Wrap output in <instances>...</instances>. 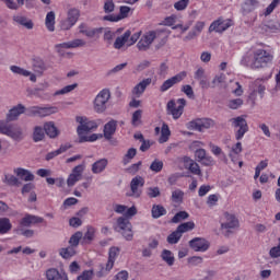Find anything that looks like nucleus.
<instances>
[{"label": "nucleus", "mask_w": 280, "mask_h": 280, "mask_svg": "<svg viewBox=\"0 0 280 280\" xmlns=\"http://www.w3.org/2000/svg\"><path fill=\"white\" fill-rule=\"evenodd\" d=\"M189 1L190 0H178L174 3L175 10L177 12H183L184 10H187V8L189 7Z\"/></svg>", "instance_id": "obj_51"}, {"label": "nucleus", "mask_w": 280, "mask_h": 280, "mask_svg": "<svg viewBox=\"0 0 280 280\" xmlns=\"http://www.w3.org/2000/svg\"><path fill=\"white\" fill-rule=\"evenodd\" d=\"M82 174H84V164H79L72 170V173L68 176V179H67L68 187H73L75 183L81 180Z\"/></svg>", "instance_id": "obj_16"}, {"label": "nucleus", "mask_w": 280, "mask_h": 280, "mask_svg": "<svg viewBox=\"0 0 280 280\" xmlns=\"http://www.w3.org/2000/svg\"><path fill=\"white\" fill-rule=\"evenodd\" d=\"M229 27H233V20L219 19L210 24L209 32H217L218 34H222V32H226Z\"/></svg>", "instance_id": "obj_11"}, {"label": "nucleus", "mask_w": 280, "mask_h": 280, "mask_svg": "<svg viewBox=\"0 0 280 280\" xmlns=\"http://www.w3.org/2000/svg\"><path fill=\"white\" fill-rule=\"evenodd\" d=\"M195 229H196V223H194V221H188L177 226V230L182 235L183 233H188V231H194Z\"/></svg>", "instance_id": "obj_39"}, {"label": "nucleus", "mask_w": 280, "mask_h": 280, "mask_svg": "<svg viewBox=\"0 0 280 280\" xmlns=\"http://www.w3.org/2000/svg\"><path fill=\"white\" fill-rule=\"evenodd\" d=\"M254 84L257 89L253 91L249 97H253L256 92L259 93L260 97H264V93H266V85H264L259 80H256Z\"/></svg>", "instance_id": "obj_45"}, {"label": "nucleus", "mask_w": 280, "mask_h": 280, "mask_svg": "<svg viewBox=\"0 0 280 280\" xmlns=\"http://www.w3.org/2000/svg\"><path fill=\"white\" fill-rule=\"evenodd\" d=\"M83 240L85 242H93V240H95V228L88 226V230L83 236Z\"/></svg>", "instance_id": "obj_53"}, {"label": "nucleus", "mask_w": 280, "mask_h": 280, "mask_svg": "<svg viewBox=\"0 0 280 280\" xmlns=\"http://www.w3.org/2000/svg\"><path fill=\"white\" fill-rule=\"evenodd\" d=\"M104 12H105V14H110V12H115V2L113 0L105 1Z\"/></svg>", "instance_id": "obj_60"}, {"label": "nucleus", "mask_w": 280, "mask_h": 280, "mask_svg": "<svg viewBox=\"0 0 280 280\" xmlns=\"http://www.w3.org/2000/svg\"><path fill=\"white\" fill-rule=\"evenodd\" d=\"M45 25L48 32H55L56 31V13L54 11H50L46 15Z\"/></svg>", "instance_id": "obj_32"}, {"label": "nucleus", "mask_w": 280, "mask_h": 280, "mask_svg": "<svg viewBox=\"0 0 280 280\" xmlns=\"http://www.w3.org/2000/svg\"><path fill=\"white\" fill-rule=\"evenodd\" d=\"M145 185V180L141 176H136L131 179L130 183V189L131 194L129 196H132V198H141V189L139 187H143Z\"/></svg>", "instance_id": "obj_17"}, {"label": "nucleus", "mask_w": 280, "mask_h": 280, "mask_svg": "<svg viewBox=\"0 0 280 280\" xmlns=\"http://www.w3.org/2000/svg\"><path fill=\"white\" fill-rule=\"evenodd\" d=\"M13 172L18 176V178H21V180H25V183H30L31 180H34V174H32V172L23 167L14 168Z\"/></svg>", "instance_id": "obj_27"}, {"label": "nucleus", "mask_w": 280, "mask_h": 280, "mask_svg": "<svg viewBox=\"0 0 280 280\" xmlns=\"http://www.w3.org/2000/svg\"><path fill=\"white\" fill-rule=\"evenodd\" d=\"M47 280H69V276L65 271H58L56 268H50L46 271Z\"/></svg>", "instance_id": "obj_21"}, {"label": "nucleus", "mask_w": 280, "mask_h": 280, "mask_svg": "<svg viewBox=\"0 0 280 280\" xmlns=\"http://www.w3.org/2000/svg\"><path fill=\"white\" fill-rule=\"evenodd\" d=\"M75 119L77 122L80 124V126L77 128L79 137H82L84 132L97 130V122H95V120H89V118L84 116H77Z\"/></svg>", "instance_id": "obj_7"}, {"label": "nucleus", "mask_w": 280, "mask_h": 280, "mask_svg": "<svg viewBox=\"0 0 280 280\" xmlns=\"http://www.w3.org/2000/svg\"><path fill=\"white\" fill-rule=\"evenodd\" d=\"M279 3L280 0H272L271 3L265 10V16H270V14L275 12V9L279 5Z\"/></svg>", "instance_id": "obj_55"}, {"label": "nucleus", "mask_w": 280, "mask_h": 280, "mask_svg": "<svg viewBox=\"0 0 280 280\" xmlns=\"http://www.w3.org/2000/svg\"><path fill=\"white\" fill-rule=\"evenodd\" d=\"M121 249L119 247H110L108 250V260L105 265V268H102L101 272H110L115 266V261H117V257H119V253Z\"/></svg>", "instance_id": "obj_12"}, {"label": "nucleus", "mask_w": 280, "mask_h": 280, "mask_svg": "<svg viewBox=\"0 0 280 280\" xmlns=\"http://www.w3.org/2000/svg\"><path fill=\"white\" fill-rule=\"evenodd\" d=\"M244 104V101L242 98H234L229 102V108H232V110H237L240 106Z\"/></svg>", "instance_id": "obj_58"}, {"label": "nucleus", "mask_w": 280, "mask_h": 280, "mask_svg": "<svg viewBox=\"0 0 280 280\" xmlns=\"http://www.w3.org/2000/svg\"><path fill=\"white\" fill-rule=\"evenodd\" d=\"M241 65L249 69H268L275 65V48L264 43L256 44L242 57Z\"/></svg>", "instance_id": "obj_1"}, {"label": "nucleus", "mask_w": 280, "mask_h": 280, "mask_svg": "<svg viewBox=\"0 0 280 280\" xmlns=\"http://www.w3.org/2000/svg\"><path fill=\"white\" fill-rule=\"evenodd\" d=\"M182 93H185L189 100H194V88L191 85L186 84L182 86Z\"/></svg>", "instance_id": "obj_61"}, {"label": "nucleus", "mask_w": 280, "mask_h": 280, "mask_svg": "<svg viewBox=\"0 0 280 280\" xmlns=\"http://www.w3.org/2000/svg\"><path fill=\"white\" fill-rule=\"evenodd\" d=\"M211 126H213V120L210 118L196 119L189 122V128H191V130H198L199 132L211 128Z\"/></svg>", "instance_id": "obj_13"}, {"label": "nucleus", "mask_w": 280, "mask_h": 280, "mask_svg": "<svg viewBox=\"0 0 280 280\" xmlns=\"http://www.w3.org/2000/svg\"><path fill=\"white\" fill-rule=\"evenodd\" d=\"M43 139H45V129L42 127H35L33 132V140L35 143H38V141H43Z\"/></svg>", "instance_id": "obj_43"}, {"label": "nucleus", "mask_w": 280, "mask_h": 280, "mask_svg": "<svg viewBox=\"0 0 280 280\" xmlns=\"http://www.w3.org/2000/svg\"><path fill=\"white\" fill-rule=\"evenodd\" d=\"M161 257L163 259V261H165V264H167V266H174V254L172 253V250L170 249H164L161 254Z\"/></svg>", "instance_id": "obj_38"}, {"label": "nucleus", "mask_w": 280, "mask_h": 280, "mask_svg": "<svg viewBox=\"0 0 280 280\" xmlns=\"http://www.w3.org/2000/svg\"><path fill=\"white\" fill-rule=\"evenodd\" d=\"M185 196V192L183 190L177 189L172 192V200L173 202H183V197Z\"/></svg>", "instance_id": "obj_57"}, {"label": "nucleus", "mask_w": 280, "mask_h": 280, "mask_svg": "<svg viewBox=\"0 0 280 280\" xmlns=\"http://www.w3.org/2000/svg\"><path fill=\"white\" fill-rule=\"evenodd\" d=\"M187 218H189L187 211H179L172 218V222L173 224H178V222H183V220H187Z\"/></svg>", "instance_id": "obj_47"}, {"label": "nucleus", "mask_w": 280, "mask_h": 280, "mask_svg": "<svg viewBox=\"0 0 280 280\" xmlns=\"http://www.w3.org/2000/svg\"><path fill=\"white\" fill-rule=\"evenodd\" d=\"M43 222H45V219H43V217H37L34 214L27 213L21 219L20 226L30 228L32 226V224H43Z\"/></svg>", "instance_id": "obj_18"}, {"label": "nucleus", "mask_w": 280, "mask_h": 280, "mask_svg": "<svg viewBox=\"0 0 280 280\" xmlns=\"http://www.w3.org/2000/svg\"><path fill=\"white\" fill-rule=\"evenodd\" d=\"M176 14H172L170 16H166L163 21V25H166L167 27H172L176 23Z\"/></svg>", "instance_id": "obj_63"}, {"label": "nucleus", "mask_w": 280, "mask_h": 280, "mask_svg": "<svg viewBox=\"0 0 280 280\" xmlns=\"http://www.w3.org/2000/svg\"><path fill=\"white\" fill-rule=\"evenodd\" d=\"M10 71H12V73H15V75H23V78H30L31 82H36V74L19 66H11Z\"/></svg>", "instance_id": "obj_24"}, {"label": "nucleus", "mask_w": 280, "mask_h": 280, "mask_svg": "<svg viewBox=\"0 0 280 280\" xmlns=\"http://www.w3.org/2000/svg\"><path fill=\"white\" fill-rule=\"evenodd\" d=\"M143 115V110L141 109H137L133 114H132V119H131V124L132 126H137L138 124H141V117Z\"/></svg>", "instance_id": "obj_54"}, {"label": "nucleus", "mask_w": 280, "mask_h": 280, "mask_svg": "<svg viewBox=\"0 0 280 280\" xmlns=\"http://www.w3.org/2000/svg\"><path fill=\"white\" fill-rule=\"evenodd\" d=\"M131 33L130 31H126L122 35L118 36L114 42V49H121L124 45H128V40H130Z\"/></svg>", "instance_id": "obj_30"}, {"label": "nucleus", "mask_w": 280, "mask_h": 280, "mask_svg": "<svg viewBox=\"0 0 280 280\" xmlns=\"http://www.w3.org/2000/svg\"><path fill=\"white\" fill-rule=\"evenodd\" d=\"M184 163H185L186 170H189L191 174H195L196 176L202 175V171H200V165H198V163H196L194 160L189 158H185Z\"/></svg>", "instance_id": "obj_26"}, {"label": "nucleus", "mask_w": 280, "mask_h": 280, "mask_svg": "<svg viewBox=\"0 0 280 280\" xmlns=\"http://www.w3.org/2000/svg\"><path fill=\"white\" fill-rule=\"evenodd\" d=\"M149 198H159L161 196V189L159 187H150L148 188Z\"/></svg>", "instance_id": "obj_62"}, {"label": "nucleus", "mask_w": 280, "mask_h": 280, "mask_svg": "<svg viewBox=\"0 0 280 280\" xmlns=\"http://www.w3.org/2000/svg\"><path fill=\"white\" fill-rule=\"evenodd\" d=\"M278 246H273L269 250V256L271 257V259H277L278 257H280V237L278 238Z\"/></svg>", "instance_id": "obj_56"}, {"label": "nucleus", "mask_w": 280, "mask_h": 280, "mask_svg": "<svg viewBox=\"0 0 280 280\" xmlns=\"http://www.w3.org/2000/svg\"><path fill=\"white\" fill-rule=\"evenodd\" d=\"M9 231H12V223L8 218H0V235H5Z\"/></svg>", "instance_id": "obj_35"}, {"label": "nucleus", "mask_w": 280, "mask_h": 280, "mask_svg": "<svg viewBox=\"0 0 280 280\" xmlns=\"http://www.w3.org/2000/svg\"><path fill=\"white\" fill-rule=\"evenodd\" d=\"M78 19H80V10L73 8V9H70L68 11V18L67 20L72 23V24H77L78 23Z\"/></svg>", "instance_id": "obj_40"}, {"label": "nucleus", "mask_w": 280, "mask_h": 280, "mask_svg": "<svg viewBox=\"0 0 280 280\" xmlns=\"http://www.w3.org/2000/svg\"><path fill=\"white\" fill-rule=\"evenodd\" d=\"M151 172L159 174V172H163V161L155 159L150 165Z\"/></svg>", "instance_id": "obj_48"}, {"label": "nucleus", "mask_w": 280, "mask_h": 280, "mask_svg": "<svg viewBox=\"0 0 280 280\" xmlns=\"http://www.w3.org/2000/svg\"><path fill=\"white\" fill-rule=\"evenodd\" d=\"M209 148L211 150V153L214 155V156H220V154H223L222 152V148L213 144V142H210L209 143Z\"/></svg>", "instance_id": "obj_64"}, {"label": "nucleus", "mask_w": 280, "mask_h": 280, "mask_svg": "<svg viewBox=\"0 0 280 280\" xmlns=\"http://www.w3.org/2000/svg\"><path fill=\"white\" fill-rule=\"evenodd\" d=\"M75 253V247L71 245L59 250V255L62 259H71V257H74Z\"/></svg>", "instance_id": "obj_37"}, {"label": "nucleus", "mask_w": 280, "mask_h": 280, "mask_svg": "<svg viewBox=\"0 0 280 280\" xmlns=\"http://www.w3.org/2000/svg\"><path fill=\"white\" fill-rule=\"evenodd\" d=\"M115 132H117V122L116 120L112 119L107 124H105L103 135L107 141H110Z\"/></svg>", "instance_id": "obj_22"}, {"label": "nucleus", "mask_w": 280, "mask_h": 280, "mask_svg": "<svg viewBox=\"0 0 280 280\" xmlns=\"http://www.w3.org/2000/svg\"><path fill=\"white\" fill-rule=\"evenodd\" d=\"M82 232H77L74 233L70 240H69V244L70 246H72V248H77V246L80 245V241L82 240Z\"/></svg>", "instance_id": "obj_46"}, {"label": "nucleus", "mask_w": 280, "mask_h": 280, "mask_svg": "<svg viewBox=\"0 0 280 280\" xmlns=\"http://www.w3.org/2000/svg\"><path fill=\"white\" fill-rule=\"evenodd\" d=\"M95 277V271L93 269L84 270L81 275L77 277V280H93Z\"/></svg>", "instance_id": "obj_50"}, {"label": "nucleus", "mask_w": 280, "mask_h": 280, "mask_svg": "<svg viewBox=\"0 0 280 280\" xmlns=\"http://www.w3.org/2000/svg\"><path fill=\"white\" fill-rule=\"evenodd\" d=\"M108 100H110V91L106 89L102 90L95 97L94 109L97 113H104V110H106Z\"/></svg>", "instance_id": "obj_8"}, {"label": "nucleus", "mask_w": 280, "mask_h": 280, "mask_svg": "<svg viewBox=\"0 0 280 280\" xmlns=\"http://www.w3.org/2000/svg\"><path fill=\"white\" fill-rule=\"evenodd\" d=\"M102 27L98 28H91L86 26V24L82 23L79 25V33L84 34L88 38H95L100 37V34H102Z\"/></svg>", "instance_id": "obj_20"}, {"label": "nucleus", "mask_w": 280, "mask_h": 280, "mask_svg": "<svg viewBox=\"0 0 280 280\" xmlns=\"http://www.w3.org/2000/svg\"><path fill=\"white\" fill-rule=\"evenodd\" d=\"M155 39L156 32L149 31L141 36L140 40L137 44V48L139 49V51H148V49H150Z\"/></svg>", "instance_id": "obj_10"}, {"label": "nucleus", "mask_w": 280, "mask_h": 280, "mask_svg": "<svg viewBox=\"0 0 280 280\" xmlns=\"http://www.w3.org/2000/svg\"><path fill=\"white\" fill-rule=\"evenodd\" d=\"M180 237H183V234L178 231V229H176L167 236L166 242L168 244H178V242H180Z\"/></svg>", "instance_id": "obj_41"}, {"label": "nucleus", "mask_w": 280, "mask_h": 280, "mask_svg": "<svg viewBox=\"0 0 280 280\" xmlns=\"http://www.w3.org/2000/svg\"><path fill=\"white\" fill-rule=\"evenodd\" d=\"M108 167V160L103 158L92 164V174H102Z\"/></svg>", "instance_id": "obj_28"}, {"label": "nucleus", "mask_w": 280, "mask_h": 280, "mask_svg": "<svg viewBox=\"0 0 280 280\" xmlns=\"http://www.w3.org/2000/svg\"><path fill=\"white\" fill-rule=\"evenodd\" d=\"M44 130L47 137H50V139H56V137L60 133L58 131V128L56 127V124H54V121L46 122L44 125Z\"/></svg>", "instance_id": "obj_31"}, {"label": "nucleus", "mask_w": 280, "mask_h": 280, "mask_svg": "<svg viewBox=\"0 0 280 280\" xmlns=\"http://www.w3.org/2000/svg\"><path fill=\"white\" fill-rule=\"evenodd\" d=\"M185 106H187L185 98H178L177 102L171 100L166 105L167 115H172L173 119H180L185 113Z\"/></svg>", "instance_id": "obj_4"}, {"label": "nucleus", "mask_w": 280, "mask_h": 280, "mask_svg": "<svg viewBox=\"0 0 280 280\" xmlns=\"http://www.w3.org/2000/svg\"><path fill=\"white\" fill-rule=\"evenodd\" d=\"M130 7L128 5H121L119 8V13L117 15L110 14V15H105L104 21H109L110 23H117L124 19H128L130 14Z\"/></svg>", "instance_id": "obj_14"}, {"label": "nucleus", "mask_w": 280, "mask_h": 280, "mask_svg": "<svg viewBox=\"0 0 280 280\" xmlns=\"http://www.w3.org/2000/svg\"><path fill=\"white\" fill-rule=\"evenodd\" d=\"M172 136V131L170 130V126L167 124H163L161 128V136L159 139V143H167L170 141V137Z\"/></svg>", "instance_id": "obj_33"}, {"label": "nucleus", "mask_w": 280, "mask_h": 280, "mask_svg": "<svg viewBox=\"0 0 280 280\" xmlns=\"http://www.w3.org/2000/svg\"><path fill=\"white\" fill-rule=\"evenodd\" d=\"M135 156H137V149L130 148L122 159V165H128V163H130Z\"/></svg>", "instance_id": "obj_44"}, {"label": "nucleus", "mask_w": 280, "mask_h": 280, "mask_svg": "<svg viewBox=\"0 0 280 280\" xmlns=\"http://www.w3.org/2000/svg\"><path fill=\"white\" fill-rule=\"evenodd\" d=\"M258 5H259L258 0H245L242 8L244 12H253L257 10Z\"/></svg>", "instance_id": "obj_36"}, {"label": "nucleus", "mask_w": 280, "mask_h": 280, "mask_svg": "<svg viewBox=\"0 0 280 280\" xmlns=\"http://www.w3.org/2000/svg\"><path fill=\"white\" fill-rule=\"evenodd\" d=\"M43 107L40 106H32L26 109L27 117H42Z\"/></svg>", "instance_id": "obj_42"}, {"label": "nucleus", "mask_w": 280, "mask_h": 280, "mask_svg": "<svg viewBox=\"0 0 280 280\" xmlns=\"http://www.w3.org/2000/svg\"><path fill=\"white\" fill-rule=\"evenodd\" d=\"M13 21L18 23V25H22L26 30H34V22H32V20H27L25 15H21V14L14 15Z\"/></svg>", "instance_id": "obj_29"}, {"label": "nucleus", "mask_w": 280, "mask_h": 280, "mask_svg": "<svg viewBox=\"0 0 280 280\" xmlns=\"http://www.w3.org/2000/svg\"><path fill=\"white\" fill-rule=\"evenodd\" d=\"M230 122L234 128L236 141H242V139H244V135L248 132V122L246 121V118H244V116H237L235 118H231Z\"/></svg>", "instance_id": "obj_5"}, {"label": "nucleus", "mask_w": 280, "mask_h": 280, "mask_svg": "<svg viewBox=\"0 0 280 280\" xmlns=\"http://www.w3.org/2000/svg\"><path fill=\"white\" fill-rule=\"evenodd\" d=\"M244 148L242 147V142H236L233 144L229 152V158L231 159L232 163H237L240 160V154H242Z\"/></svg>", "instance_id": "obj_23"}, {"label": "nucleus", "mask_w": 280, "mask_h": 280, "mask_svg": "<svg viewBox=\"0 0 280 280\" xmlns=\"http://www.w3.org/2000/svg\"><path fill=\"white\" fill-rule=\"evenodd\" d=\"M23 113H25L23 104H18L11 108L7 114V120H0V133L10 137L14 141H21V139H23V130L21 127L10 121H16Z\"/></svg>", "instance_id": "obj_2"}, {"label": "nucleus", "mask_w": 280, "mask_h": 280, "mask_svg": "<svg viewBox=\"0 0 280 280\" xmlns=\"http://www.w3.org/2000/svg\"><path fill=\"white\" fill-rule=\"evenodd\" d=\"M4 182L7 183V185H11L12 187L19 185V178H16V176L11 174H7L4 176Z\"/></svg>", "instance_id": "obj_59"}, {"label": "nucleus", "mask_w": 280, "mask_h": 280, "mask_svg": "<svg viewBox=\"0 0 280 280\" xmlns=\"http://www.w3.org/2000/svg\"><path fill=\"white\" fill-rule=\"evenodd\" d=\"M56 113H58V107H54V106L42 107L40 117H49V115H56Z\"/></svg>", "instance_id": "obj_52"}, {"label": "nucleus", "mask_w": 280, "mask_h": 280, "mask_svg": "<svg viewBox=\"0 0 280 280\" xmlns=\"http://www.w3.org/2000/svg\"><path fill=\"white\" fill-rule=\"evenodd\" d=\"M189 246L196 253H207L209 250V243L202 237H195L189 241Z\"/></svg>", "instance_id": "obj_15"}, {"label": "nucleus", "mask_w": 280, "mask_h": 280, "mask_svg": "<svg viewBox=\"0 0 280 280\" xmlns=\"http://www.w3.org/2000/svg\"><path fill=\"white\" fill-rule=\"evenodd\" d=\"M151 213H152V218H154V220H159V218H162V215L167 214V210L165 209V207H163L161 205H153V207L151 209Z\"/></svg>", "instance_id": "obj_34"}, {"label": "nucleus", "mask_w": 280, "mask_h": 280, "mask_svg": "<svg viewBox=\"0 0 280 280\" xmlns=\"http://www.w3.org/2000/svg\"><path fill=\"white\" fill-rule=\"evenodd\" d=\"M32 65L33 71H35V73H38L39 75H43V73L47 71V65L45 63V60H43V58L40 57H34Z\"/></svg>", "instance_id": "obj_25"}, {"label": "nucleus", "mask_w": 280, "mask_h": 280, "mask_svg": "<svg viewBox=\"0 0 280 280\" xmlns=\"http://www.w3.org/2000/svg\"><path fill=\"white\" fill-rule=\"evenodd\" d=\"M225 222L221 223V229L224 232L225 237H229L235 231V229H240V219L235 217L233 213L225 212L224 213Z\"/></svg>", "instance_id": "obj_6"}, {"label": "nucleus", "mask_w": 280, "mask_h": 280, "mask_svg": "<svg viewBox=\"0 0 280 280\" xmlns=\"http://www.w3.org/2000/svg\"><path fill=\"white\" fill-rule=\"evenodd\" d=\"M115 231L121 233L122 237L127 240V242H132L135 237V233L132 232V223H130V219L126 217H119L116 220Z\"/></svg>", "instance_id": "obj_3"}, {"label": "nucleus", "mask_w": 280, "mask_h": 280, "mask_svg": "<svg viewBox=\"0 0 280 280\" xmlns=\"http://www.w3.org/2000/svg\"><path fill=\"white\" fill-rule=\"evenodd\" d=\"M75 89H78V83L66 85L61 90L56 91L55 95H67V93H71V91H75Z\"/></svg>", "instance_id": "obj_49"}, {"label": "nucleus", "mask_w": 280, "mask_h": 280, "mask_svg": "<svg viewBox=\"0 0 280 280\" xmlns=\"http://www.w3.org/2000/svg\"><path fill=\"white\" fill-rule=\"evenodd\" d=\"M186 78H187L186 71H182V72L175 74L174 77L165 80L162 83V85L160 86V92L167 93V91H170V89H172V86H175V84H180V82H183Z\"/></svg>", "instance_id": "obj_9"}, {"label": "nucleus", "mask_w": 280, "mask_h": 280, "mask_svg": "<svg viewBox=\"0 0 280 280\" xmlns=\"http://www.w3.org/2000/svg\"><path fill=\"white\" fill-rule=\"evenodd\" d=\"M152 84V78H147L140 81L135 88L132 89L131 93L135 97H141L143 93H145V89Z\"/></svg>", "instance_id": "obj_19"}]
</instances>
